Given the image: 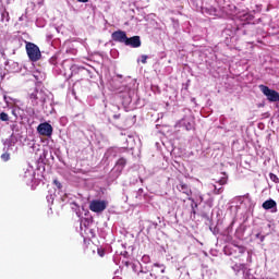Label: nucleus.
Segmentation results:
<instances>
[{
    "label": "nucleus",
    "instance_id": "obj_24",
    "mask_svg": "<svg viewBox=\"0 0 279 279\" xmlns=\"http://www.w3.org/2000/svg\"><path fill=\"white\" fill-rule=\"evenodd\" d=\"M187 199H189V202H192L193 204L195 203V199L192 197H189Z\"/></svg>",
    "mask_w": 279,
    "mask_h": 279
},
{
    "label": "nucleus",
    "instance_id": "obj_23",
    "mask_svg": "<svg viewBox=\"0 0 279 279\" xmlns=\"http://www.w3.org/2000/svg\"><path fill=\"white\" fill-rule=\"evenodd\" d=\"M197 202H204V196L199 195Z\"/></svg>",
    "mask_w": 279,
    "mask_h": 279
},
{
    "label": "nucleus",
    "instance_id": "obj_19",
    "mask_svg": "<svg viewBox=\"0 0 279 279\" xmlns=\"http://www.w3.org/2000/svg\"><path fill=\"white\" fill-rule=\"evenodd\" d=\"M53 184H56L57 189H62V183H60V181L54 180Z\"/></svg>",
    "mask_w": 279,
    "mask_h": 279
},
{
    "label": "nucleus",
    "instance_id": "obj_25",
    "mask_svg": "<svg viewBox=\"0 0 279 279\" xmlns=\"http://www.w3.org/2000/svg\"><path fill=\"white\" fill-rule=\"evenodd\" d=\"M114 117V119H119V116H113Z\"/></svg>",
    "mask_w": 279,
    "mask_h": 279
},
{
    "label": "nucleus",
    "instance_id": "obj_10",
    "mask_svg": "<svg viewBox=\"0 0 279 279\" xmlns=\"http://www.w3.org/2000/svg\"><path fill=\"white\" fill-rule=\"evenodd\" d=\"M116 165H117V167H120L121 169H124L125 165H128V159L121 157L120 159H118Z\"/></svg>",
    "mask_w": 279,
    "mask_h": 279
},
{
    "label": "nucleus",
    "instance_id": "obj_14",
    "mask_svg": "<svg viewBox=\"0 0 279 279\" xmlns=\"http://www.w3.org/2000/svg\"><path fill=\"white\" fill-rule=\"evenodd\" d=\"M269 178H270L271 182H275L276 184H278V182H279L278 175L270 172Z\"/></svg>",
    "mask_w": 279,
    "mask_h": 279
},
{
    "label": "nucleus",
    "instance_id": "obj_11",
    "mask_svg": "<svg viewBox=\"0 0 279 279\" xmlns=\"http://www.w3.org/2000/svg\"><path fill=\"white\" fill-rule=\"evenodd\" d=\"M154 267L156 274H165V265L154 264Z\"/></svg>",
    "mask_w": 279,
    "mask_h": 279
},
{
    "label": "nucleus",
    "instance_id": "obj_22",
    "mask_svg": "<svg viewBox=\"0 0 279 279\" xmlns=\"http://www.w3.org/2000/svg\"><path fill=\"white\" fill-rule=\"evenodd\" d=\"M78 3H88V0H76Z\"/></svg>",
    "mask_w": 279,
    "mask_h": 279
},
{
    "label": "nucleus",
    "instance_id": "obj_13",
    "mask_svg": "<svg viewBox=\"0 0 279 279\" xmlns=\"http://www.w3.org/2000/svg\"><path fill=\"white\" fill-rule=\"evenodd\" d=\"M232 245H233L234 247H238L240 254H245V252H246V250H247V248H245V246L236 244L235 241L232 242Z\"/></svg>",
    "mask_w": 279,
    "mask_h": 279
},
{
    "label": "nucleus",
    "instance_id": "obj_3",
    "mask_svg": "<svg viewBox=\"0 0 279 279\" xmlns=\"http://www.w3.org/2000/svg\"><path fill=\"white\" fill-rule=\"evenodd\" d=\"M106 208H108V202L106 201L93 199L89 203V210H92V213H104Z\"/></svg>",
    "mask_w": 279,
    "mask_h": 279
},
{
    "label": "nucleus",
    "instance_id": "obj_17",
    "mask_svg": "<svg viewBox=\"0 0 279 279\" xmlns=\"http://www.w3.org/2000/svg\"><path fill=\"white\" fill-rule=\"evenodd\" d=\"M214 193L216 194V195H219V194H221V193H223V187H220V189H217V185H214Z\"/></svg>",
    "mask_w": 279,
    "mask_h": 279
},
{
    "label": "nucleus",
    "instance_id": "obj_15",
    "mask_svg": "<svg viewBox=\"0 0 279 279\" xmlns=\"http://www.w3.org/2000/svg\"><path fill=\"white\" fill-rule=\"evenodd\" d=\"M0 120L10 121V116H8V113H5V112H1L0 113Z\"/></svg>",
    "mask_w": 279,
    "mask_h": 279
},
{
    "label": "nucleus",
    "instance_id": "obj_4",
    "mask_svg": "<svg viewBox=\"0 0 279 279\" xmlns=\"http://www.w3.org/2000/svg\"><path fill=\"white\" fill-rule=\"evenodd\" d=\"M37 132L40 134V136L50 137L53 134V126H51L49 122H44L37 126Z\"/></svg>",
    "mask_w": 279,
    "mask_h": 279
},
{
    "label": "nucleus",
    "instance_id": "obj_9",
    "mask_svg": "<svg viewBox=\"0 0 279 279\" xmlns=\"http://www.w3.org/2000/svg\"><path fill=\"white\" fill-rule=\"evenodd\" d=\"M217 183L220 184V186L228 184V174L223 172L222 177L217 181Z\"/></svg>",
    "mask_w": 279,
    "mask_h": 279
},
{
    "label": "nucleus",
    "instance_id": "obj_6",
    "mask_svg": "<svg viewBox=\"0 0 279 279\" xmlns=\"http://www.w3.org/2000/svg\"><path fill=\"white\" fill-rule=\"evenodd\" d=\"M125 45H126V47H133V49H138V47H141V45H142L141 36H133L130 38L126 37Z\"/></svg>",
    "mask_w": 279,
    "mask_h": 279
},
{
    "label": "nucleus",
    "instance_id": "obj_7",
    "mask_svg": "<svg viewBox=\"0 0 279 279\" xmlns=\"http://www.w3.org/2000/svg\"><path fill=\"white\" fill-rule=\"evenodd\" d=\"M177 189L180 191V193H184L187 196H191L193 193L189 184L184 183L183 181H180V183L177 185Z\"/></svg>",
    "mask_w": 279,
    "mask_h": 279
},
{
    "label": "nucleus",
    "instance_id": "obj_12",
    "mask_svg": "<svg viewBox=\"0 0 279 279\" xmlns=\"http://www.w3.org/2000/svg\"><path fill=\"white\" fill-rule=\"evenodd\" d=\"M22 178L24 182H28L29 180H33L34 175L31 171H25Z\"/></svg>",
    "mask_w": 279,
    "mask_h": 279
},
{
    "label": "nucleus",
    "instance_id": "obj_8",
    "mask_svg": "<svg viewBox=\"0 0 279 279\" xmlns=\"http://www.w3.org/2000/svg\"><path fill=\"white\" fill-rule=\"evenodd\" d=\"M277 203L274 199H268L266 202L263 203L262 207L264 208V210H271V208H276Z\"/></svg>",
    "mask_w": 279,
    "mask_h": 279
},
{
    "label": "nucleus",
    "instance_id": "obj_20",
    "mask_svg": "<svg viewBox=\"0 0 279 279\" xmlns=\"http://www.w3.org/2000/svg\"><path fill=\"white\" fill-rule=\"evenodd\" d=\"M195 208H197V203H195L194 205H192V209H193V214L195 215Z\"/></svg>",
    "mask_w": 279,
    "mask_h": 279
},
{
    "label": "nucleus",
    "instance_id": "obj_18",
    "mask_svg": "<svg viewBox=\"0 0 279 279\" xmlns=\"http://www.w3.org/2000/svg\"><path fill=\"white\" fill-rule=\"evenodd\" d=\"M141 58H142L141 60L142 64H147V58L149 57H147V54H143Z\"/></svg>",
    "mask_w": 279,
    "mask_h": 279
},
{
    "label": "nucleus",
    "instance_id": "obj_2",
    "mask_svg": "<svg viewBox=\"0 0 279 279\" xmlns=\"http://www.w3.org/2000/svg\"><path fill=\"white\" fill-rule=\"evenodd\" d=\"M259 90L267 97L268 101H279V93L276 89H271L267 85H259Z\"/></svg>",
    "mask_w": 279,
    "mask_h": 279
},
{
    "label": "nucleus",
    "instance_id": "obj_21",
    "mask_svg": "<svg viewBox=\"0 0 279 279\" xmlns=\"http://www.w3.org/2000/svg\"><path fill=\"white\" fill-rule=\"evenodd\" d=\"M98 254H99V256H104V254H105L104 250H98Z\"/></svg>",
    "mask_w": 279,
    "mask_h": 279
},
{
    "label": "nucleus",
    "instance_id": "obj_16",
    "mask_svg": "<svg viewBox=\"0 0 279 279\" xmlns=\"http://www.w3.org/2000/svg\"><path fill=\"white\" fill-rule=\"evenodd\" d=\"M1 160H3V162H8V160H10V153H3L1 155Z\"/></svg>",
    "mask_w": 279,
    "mask_h": 279
},
{
    "label": "nucleus",
    "instance_id": "obj_1",
    "mask_svg": "<svg viewBox=\"0 0 279 279\" xmlns=\"http://www.w3.org/2000/svg\"><path fill=\"white\" fill-rule=\"evenodd\" d=\"M26 52L31 62H38L40 58H43V53L40 52V48L36 46V44L27 43L26 44Z\"/></svg>",
    "mask_w": 279,
    "mask_h": 279
},
{
    "label": "nucleus",
    "instance_id": "obj_5",
    "mask_svg": "<svg viewBox=\"0 0 279 279\" xmlns=\"http://www.w3.org/2000/svg\"><path fill=\"white\" fill-rule=\"evenodd\" d=\"M111 38L114 43H123L125 45L128 35L123 31H116L111 34Z\"/></svg>",
    "mask_w": 279,
    "mask_h": 279
}]
</instances>
